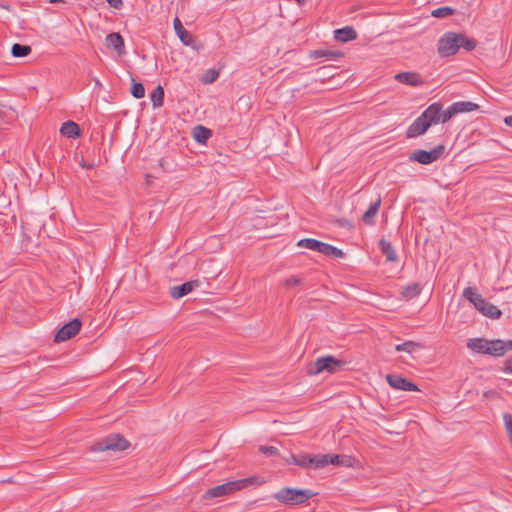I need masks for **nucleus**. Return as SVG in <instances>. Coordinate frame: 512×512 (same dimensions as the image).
<instances>
[{"label": "nucleus", "instance_id": "obj_1", "mask_svg": "<svg viewBox=\"0 0 512 512\" xmlns=\"http://www.w3.org/2000/svg\"><path fill=\"white\" fill-rule=\"evenodd\" d=\"M476 46L477 41L464 33L446 32L438 40L437 52L440 57H449L455 55L461 47L472 51Z\"/></svg>", "mask_w": 512, "mask_h": 512}, {"label": "nucleus", "instance_id": "obj_2", "mask_svg": "<svg viewBox=\"0 0 512 512\" xmlns=\"http://www.w3.org/2000/svg\"><path fill=\"white\" fill-rule=\"evenodd\" d=\"M259 478L256 476H251L248 478L238 479L234 481H229L224 484L217 485L213 488L208 489L203 494V499L210 500L214 498L223 497L226 495H230L236 491L242 490L250 485L260 484Z\"/></svg>", "mask_w": 512, "mask_h": 512}, {"label": "nucleus", "instance_id": "obj_3", "mask_svg": "<svg viewBox=\"0 0 512 512\" xmlns=\"http://www.w3.org/2000/svg\"><path fill=\"white\" fill-rule=\"evenodd\" d=\"M462 295L466 300L472 303L476 310L482 315L491 319H498L501 317V310L492 303L486 301L479 293H477L476 288L466 287L463 290Z\"/></svg>", "mask_w": 512, "mask_h": 512}, {"label": "nucleus", "instance_id": "obj_4", "mask_svg": "<svg viewBox=\"0 0 512 512\" xmlns=\"http://www.w3.org/2000/svg\"><path fill=\"white\" fill-rule=\"evenodd\" d=\"M315 495L316 493L309 489L285 487L275 493L273 497L280 503L295 506L305 503Z\"/></svg>", "mask_w": 512, "mask_h": 512}, {"label": "nucleus", "instance_id": "obj_5", "mask_svg": "<svg viewBox=\"0 0 512 512\" xmlns=\"http://www.w3.org/2000/svg\"><path fill=\"white\" fill-rule=\"evenodd\" d=\"M345 362L335 358L333 355H327L318 358L313 364L308 367V374L318 375L324 371L335 373L342 369Z\"/></svg>", "mask_w": 512, "mask_h": 512}, {"label": "nucleus", "instance_id": "obj_6", "mask_svg": "<svg viewBox=\"0 0 512 512\" xmlns=\"http://www.w3.org/2000/svg\"><path fill=\"white\" fill-rule=\"evenodd\" d=\"M129 446L130 443L123 436L120 434H112L92 445L91 450L94 452H102L106 450L124 451Z\"/></svg>", "mask_w": 512, "mask_h": 512}, {"label": "nucleus", "instance_id": "obj_7", "mask_svg": "<svg viewBox=\"0 0 512 512\" xmlns=\"http://www.w3.org/2000/svg\"><path fill=\"white\" fill-rule=\"evenodd\" d=\"M444 152L445 146L443 144L437 145L430 151L417 149L410 154L409 160L423 165H428L440 159Z\"/></svg>", "mask_w": 512, "mask_h": 512}, {"label": "nucleus", "instance_id": "obj_8", "mask_svg": "<svg viewBox=\"0 0 512 512\" xmlns=\"http://www.w3.org/2000/svg\"><path fill=\"white\" fill-rule=\"evenodd\" d=\"M82 322L78 318H74L63 325L55 334L54 341L56 343L64 342L74 337L81 329Z\"/></svg>", "mask_w": 512, "mask_h": 512}, {"label": "nucleus", "instance_id": "obj_9", "mask_svg": "<svg viewBox=\"0 0 512 512\" xmlns=\"http://www.w3.org/2000/svg\"><path fill=\"white\" fill-rule=\"evenodd\" d=\"M386 380L391 387L398 389V390H403V391H418L419 390L418 387L414 383H412L408 379H406L400 375H397V374H388L386 376Z\"/></svg>", "mask_w": 512, "mask_h": 512}, {"label": "nucleus", "instance_id": "obj_10", "mask_svg": "<svg viewBox=\"0 0 512 512\" xmlns=\"http://www.w3.org/2000/svg\"><path fill=\"white\" fill-rule=\"evenodd\" d=\"M488 346L489 349L487 351L488 355L494 356V357H500L503 356L506 352H509L512 350V340H488Z\"/></svg>", "mask_w": 512, "mask_h": 512}, {"label": "nucleus", "instance_id": "obj_11", "mask_svg": "<svg viewBox=\"0 0 512 512\" xmlns=\"http://www.w3.org/2000/svg\"><path fill=\"white\" fill-rule=\"evenodd\" d=\"M430 127V123L423 119L420 115L414 122L408 127L406 131L407 138H416L423 135Z\"/></svg>", "mask_w": 512, "mask_h": 512}, {"label": "nucleus", "instance_id": "obj_12", "mask_svg": "<svg viewBox=\"0 0 512 512\" xmlns=\"http://www.w3.org/2000/svg\"><path fill=\"white\" fill-rule=\"evenodd\" d=\"M199 286L198 280H192L185 282L181 285L173 286L170 289V295L173 299H180L186 295H188L190 292L194 290V288Z\"/></svg>", "mask_w": 512, "mask_h": 512}, {"label": "nucleus", "instance_id": "obj_13", "mask_svg": "<svg viewBox=\"0 0 512 512\" xmlns=\"http://www.w3.org/2000/svg\"><path fill=\"white\" fill-rule=\"evenodd\" d=\"M395 79L401 84L420 86L423 84L421 75L416 72H401L395 75Z\"/></svg>", "mask_w": 512, "mask_h": 512}, {"label": "nucleus", "instance_id": "obj_14", "mask_svg": "<svg viewBox=\"0 0 512 512\" xmlns=\"http://www.w3.org/2000/svg\"><path fill=\"white\" fill-rule=\"evenodd\" d=\"M442 110V105L440 103H432L429 105L425 111L421 114L423 119H426L430 123V126L432 124H436L440 122V112Z\"/></svg>", "mask_w": 512, "mask_h": 512}, {"label": "nucleus", "instance_id": "obj_15", "mask_svg": "<svg viewBox=\"0 0 512 512\" xmlns=\"http://www.w3.org/2000/svg\"><path fill=\"white\" fill-rule=\"evenodd\" d=\"M327 244L325 242L319 241L313 238H303L297 242V246L303 247L309 250L317 251L324 255V251L327 248Z\"/></svg>", "mask_w": 512, "mask_h": 512}, {"label": "nucleus", "instance_id": "obj_16", "mask_svg": "<svg viewBox=\"0 0 512 512\" xmlns=\"http://www.w3.org/2000/svg\"><path fill=\"white\" fill-rule=\"evenodd\" d=\"M357 32L355 29L351 26H345L340 29H336L334 31V38L335 40L346 43L352 40H355L357 38Z\"/></svg>", "mask_w": 512, "mask_h": 512}, {"label": "nucleus", "instance_id": "obj_17", "mask_svg": "<svg viewBox=\"0 0 512 512\" xmlns=\"http://www.w3.org/2000/svg\"><path fill=\"white\" fill-rule=\"evenodd\" d=\"M381 197L378 196V198L370 204L369 208L364 212L362 216V220L366 225H374L375 224V217L379 211V208L381 206Z\"/></svg>", "mask_w": 512, "mask_h": 512}, {"label": "nucleus", "instance_id": "obj_18", "mask_svg": "<svg viewBox=\"0 0 512 512\" xmlns=\"http://www.w3.org/2000/svg\"><path fill=\"white\" fill-rule=\"evenodd\" d=\"M173 26H174V30L177 34V36L179 37V39L181 40V42L186 45V46H190L192 45L193 43V37L192 35L184 28V26L182 25V22L180 21V19L178 17H176L174 20H173Z\"/></svg>", "mask_w": 512, "mask_h": 512}, {"label": "nucleus", "instance_id": "obj_19", "mask_svg": "<svg viewBox=\"0 0 512 512\" xmlns=\"http://www.w3.org/2000/svg\"><path fill=\"white\" fill-rule=\"evenodd\" d=\"M106 44L108 47H112L119 54H123L124 51V40L123 37L116 32L110 33L106 36Z\"/></svg>", "mask_w": 512, "mask_h": 512}, {"label": "nucleus", "instance_id": "obj_20", "mask_svg": "<svg viewBox=\"0 0 512 512\" xmlns=\"http://www.w3.org/2000/svg\"><path fill=\"white\" fill-rule=\"evenodd\" d=\"M466 346L479 354H487L489 349L488 340L484 338H472L467 341Z\"/></svg>", "mask_w": 512, "mask_h": 512}, {"label": "nucleus", "instance_id": "obj_21", "mask_svg": "<svg viewBox=\"0 0 512 512\" xmlns=\"http://www.w3.org/2000/svg\"><path fill=\"white\" fill-rule=\"evenodd\" d=\"M60 133L62 136L75 139L80 136V128L77 123L73 121H67L62 124Z\"/></svg>", "mask_w": 512, "mask_h": 512}, {"label": "nucleus", "instance_id": "obj_22", "mask_svg": "<svg viewBox=\"0 0 512 512\" xmlns=\"http://www.w3.org/2000/svg\"><path fill=\"white\" fill-rule=\"evenodd\" d=\"M379 247L381 252L385 255L386 259L390 262H396L398 260V255L392 246V244L386 240L381 239L379 241Z\"/></svg>", "mask_w": 512, "mask_h": 512}, {"label": "nucleus", "instance_id": "obj_23", "mask_svg": "<svg viewBox=\"0 0 512 512\" xmlns=\"http://www.w3.org/2000/svg\"><path fill=\"white\" fill-rule=\"evenodd\" d=\"M211 135V130L202 125L195 126L193 129V137L199 144H205Z\"/></svg>", "mask_w": 512, "mask_h": 512}, {"label": "nucleus", "instance_id": "obj_24", "mask_svg": "<svg viewBox=\"0 0 512 512\" xmlns=\"http://www.w3.org/2000/svg\"><path fill=\"white\" fill-rule=\"evenodd\" d=\"M353 458L347 455L328 454V464L336 466H352Z\"/></svg>", "mask_w": 512, "mask_h": 512}, {"label": "nucleus", "instance_id": "obj_25", "mask_svg": "<svg viewBox=\"0 0 512 512\" xmlns=\"http://www.w3.org/2000/svg\"><path fill=\"white\" fill-rule=\"evenodd\" d=\"M479 109V105L471 101H459L452 104V110L456 111L457 114L472 112Z\"/></svg>", "mask_w": 512, "mask_h": 512}, {"label": "nucleus", "instance_id": "obj_26", "mask_svg": "<svg viewBox=\"0 0 512 512\" xmlns=\"http://www.w3.org/2000/svg\"><path fill=\"white\" fill-rule=\"evenodd\" d=\"M311 58L317 59V58H326V59H337L341 58L343 56V53L340 51H333V50H314L310 54Z\"/></svg>", "mask_w": 512, "mask_h": 512}, {"label": "nucleus", "instance_id": "obj_27", "mask_svg": "<svg viewBox=\"0 0 512 512\" xmlns=\"http://www.w3.org/2000/svg\"><path fill=\"white\" fill-rule=\"evenodd\" d=\"M421 293V286L419 283H411L403 287L402 289V296L407 299H413L419 296Z\"/></svg>", "mask_w": 512, "mask_h": 512}, {"label": "nucleus", "instance_id": "obj_28", "mask_svg": "<svg viewBox=\"0 0 512 512\" xmlns=\"http://www.w3.org/2000/svg\"><path fill=\"white\" fill-rule=\"evenodd\" d=\"M32 51V48L29 45H23L20 43H15L12 45L11 53L13 57L22 58L28 56Z\"/></svg>", "mask_w": 512, "mask_h": 512}, {"label": "nucleus", "instance_id": "obj_29", "mask_svg": "<svg viewBox=\"0 0 512 512\" xmlns=\"http://www.w3.org/2000/svg\"><path fill=\"white\" fill-rule=\"evenodd\" d=\"M150 99L154 108L161 107L164 102V89L161 85H158L155 90L151 93Z\"/></svg>", "mask_w": 512, "mask_h": 512}, {"label": "nucleus", "instance_id": "obj_30", "mask_svg": "<svg viewBox=\"0 0 512 512\" xmlns=\"http://www.w3.org/2000/svg\"><path fill=\"white\" fill-rule=\"evenodd\" d=\"M310 467L315 469L324 468L328 465V454L310 455Z\"/></svg>", "mask_w": 512, "mask_h": 512}, {"label": "nucleus", "instance_id": "obj_31", "mask_svg": "<svg viewBox=\"0 0 512 512\" xmlns=\"http://www.w3.org/2000/svg\"><path fill=\"white\" fill-rule=\"evenodd\" d=\"M417 348H421V344L413 342V341H406V342H404L402 344H397L395 346V350L396 351H398V352H407V353H412Z\"/></svg>", "mask_w": 512, "mask_h": 512}, {"label": "nucleus", "instance_id": "obj_32", "mask_svg": "<svg viewBox=\"0 0 512 512\" xmlns=\"http://www.w3.org/2000/svg\"><path fill=\"white\" fill-rule=\"evenodd\" d=\"M132 87L131 94L137 99H141L145 96V88L142 83L136 82L134 78H131Z\"/></svg>", "mask_w": 512, "mask_h": 512}, {"label": "nucleus", "instance_id": "obj_33", "mask_svg": "<svg viewBox=\"0 0 512 512\" xmlns=\"http://www.w3.org/2000/svg\"><path fill=\"white\" fill-rule=\"evenodd\" d=\"M454 13V9L449 6L439 7L431 12V15L436 18H445Z\"/></svg>", "mask_w": 512, "mask_h": 512}, {"label": "nucleus", "instance_id": "obj_34", "mask_svg": "<svg viewBox=\"0 0 512 512\" xmlns=\"http://www.w3.org/2000/svg\"><path fill=\"white\" fill-rule=\"evenodd\" d=\"M324 255L333 257V258H343L345 254L341 249H339L331 244H327V248L324 251Z\"/></svg>", "mask_w": 512, "mask_h": 512}, {"label": "nucleus", "instance_id": "obj_35", "mask_svg": "<svg viewBox=\"0 0 512 512\" xmlns=\"http://www.w3.org/2000/svg\"><path fill=\"white\" fill-rule=\"evenodd\" d=\"M219 72L215 69H208L202 78V82L205 84H211L217 80Z\"/></svg>", "mask_w": 512, "mask_h": 512}, {"label": "nucleus", "instance_id": "obj_36", "mask_svg": "<svg viewBox=\"0 0 512 512\" xmlns=\"http://www.w3.org/2000/svg\"><path fill=\"white\" fill-rule=\"evenodd\" d=\"M310 454H299L297 460L294 461V465L302 468H310Z\"/></svg>", "mask_w": 512, "mask_h": 512}, {"label": "nucleus", "instance_id": "obj_37", "mask_svg": "<svg viewBox=\"0 0 512 512\" xmlns=\"http://www.w3.org/2000/svg\"><path fill=\"white\" fill-rule=\"evenodd\" d=\"M456 111L452 110V104L445 110L440 112V122L446 123L450 118L456 115Z\"/></svg>", "mask_w": 512, "mask_h": 512}, {"label": "nucleus", "instance_id": "obj_38", "mask_svg": "<svg viewBox=\"0 0 512 512\" xmlns=\"http://www.w3.org/2000/svg\"><path fill=\"white\" fill-rule=\"evenodd\" d=\"M259 452L266 456H276L279 454V450L275 446H260Z\"/></svg>", "mask_w": 512, "mask_h": 512}, {"label": "nucleus", "instance_id": "obj_39", "mask_svg": "<svg viewBox=\"0 0 512 512\" xmlns=\"http://www.w3.org/2000/svg\"><path fill=\"white\" fill-rule=\"evenodd\" d=\"M503 421L508 435L512 434V415L509 413L503 414Z\"/></svg>", "mask_w": 512, "mask_h": 512}, {"label": "nucleus", "instance_id": "obj_40", "mask_svg": "<svg viewBox=\"0 0 512 512\" xmlns=\"http://www.w3.org/2000/svg\"><path fill=\"white\" fill-rule=\"evenodd\" d=\"M158 166L162 169L163 172L174 171L173 166L165 158L159 159Z\"/></svg>", "mask_w": 512, "mask_h": 512}, {"label": "nucleus", "instance_id": "obj_41", "mask_svg": "<svg viewBox=\"0 0 512 512\" xmlns=\"http://www.w3.org/2000/svg\"><path fill=\"white\" fill-rule=\"evenodd\" d=\"M302 280L296 276H290L284 281V285L287 287H295L300 285Z\"/></svg>", "mask_w": 512, "mask_h": 512}, {"label": "nucleus", "instance_id": "obj_42", "mask_svg": "<svg viewBox=\"0 0 512 512\" xmlns=\"http://www.w3.org/2000/svg\"><path fill=\"white\" fill-rule=\"evenodd\" d=\"M503 372L507 374H512V356L506 359L503 367Z\"/></svg>", "mask_w": 512, "mask_h": 512}, {"label": "nucleus", "instance_id": "obj_43", "mask_svg": "<svg viewBox=\"0 0 512 512\" xmlns=\"http://www.w3.org/2000/svg\"><path fill=\"white\" fill-rule=\"evenodd\" d=\"M108 2V4L115 8V9H120L123 5V2L122 0H106Z\"/></svg>", "mask_w": 512, "mask_h": 512}, {"label": "nucleus", "instance_id": "obj_44", "mask_svg": "<svg viewBox=\"0 0 512 512\" xmlns=\"http://www.w3.org/2000/svg\"><path fill=\"white\" fill-rule=\"evenodd\" d=\"M504 123H505L507 126L512 127V115H510V116H506V117L504 118Z\"/></svg>", "mask_w": 512, "mask_h": 512}, {"label": "nucleus", "instance_id": "obj_45", "mask_svg": "<svg viewBox=\"0 0 512 512\" xmlns=\"http://www.w3.org/2000/svg\"><path fill=\"white\" fill-rule=\"evenodd\" d=\"M298 455L291 454L288 459H286V462L288 464H294V461L297 460Z\"/></svg>", "mask_w": 512, "mask_h": 512}, {"label": "nucleus", "instance_id": "obj_46", "mask_svg": "<svg viewBox=\"0 0 512 512\" xmlns=\"http://www.w3.org/2000/svg\"><path fill=\"white\" fill-rule=\"evenodd\" d=\"M80 165H81L83 168H87V169H89V168H91V167H92L91 165H86V163H84L83 161L81 162V164H80Z\"/></svg>", "mask_w": 512, "mask_h": 512}, {"label": "nucleus", "instance_id": "obj_47", "mask_svg": "<svg viewBox=\"0 0 512 512\" xmlns=\"http://www.w3.org/2000/svg\"><path fill=\"white\" fill-rule=\"evenodd\" d=\"M51 3H60V2H64V0H50Z\"/></svg>", "mask_w": 512, "mask_h": 512}, {"label": "nucleus", "instance_id": "obj_48", "mask_svg": "<svg viewBox=\"0 0 512 512\" xmlns=\"http://www.w3.org/2000/svg\"><path fill=\"white\" fill-rule=\"evenodd\" d=\"M95 84H96V86H99V87L101 86V83L98 79H95Z\"/></svg>", "mask_w": 512, "mask_h": 512}]
</instances>
